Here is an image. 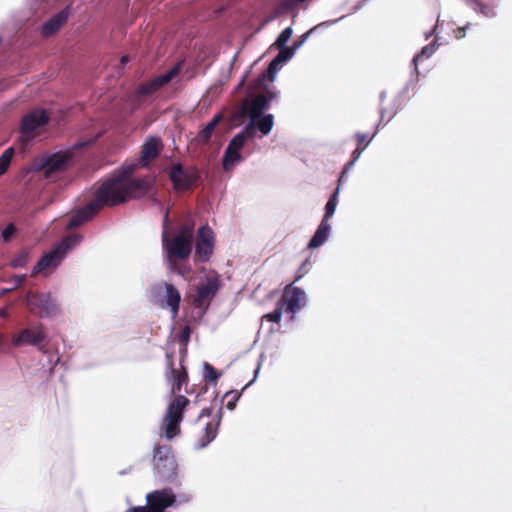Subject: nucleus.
Instances as JSON below:
<instances>
[{
    "label": "nucleus",
    "instance_id": "obj_1",
    "mask_svg": "<svg viewBox=\"0 0 512 512\" xmlns=\"http://www.w3.org/2000/svg\"><path fill=\"white\" fill-rule=\"evenodd\" d=\"M161 245L169 273L186 279L192 272L187 260L193 250V226L184 225L173 236L163 228Z\"/></svg>",
    "mask_w": 512,
    "mask_h": 512
},
{
    "label": "nucleus",
    "instance_id": "obj_2",
    "mask_svg": "<svg viewBox=\"0 0 512 512\" xmlns=\"http://www.w3.org/2000/svg\"><path fill=\"white\" fill-rule=\"evenodd\" d=\"M84 237L79 233H71L64 236L50 250L44 252L31 270L32 275L42 273L45 270L55 271L60 267L67 255L82 241Z\"/></svg>",
    "mask_w": 512,
    "mask_h": 512
},
{
    "label": "nucleus",
    "instance_id": "obj_3",
    "mask_svg": "<svg viewBox=\"0 0 512 512\" xmlns=\"http://www.w3.org/2000/svg\"><path fill=\"white\" fill-rule=\"evenodd\" d=\"M152 471L157 481L179 484L178 462L169 445H155L153 448Z\"/></svg>",
    "mask_w": 512,
    "mask_h": 512
},
{
    "label": "nucleus",
    "instance_id": "obj_4",
    "mask_svg": "<svg viewBox=\"0 0 512 512\" xmlns=\"http://www.w3.org/2000/svg\"><path fill=\"white\" fill-rule=\"evenodd\" d=\"M93 143V140L77 141L71 145V151L55 152L46 156L34 158L30 163V171H43L46 177L61 171L73 160V151L79 150Z\"/></svg>",
    "mask_w": 512,
    "mask_h": 512
},
{
    "label": "nucleus",
    "instance_id": "obj_5",
    "mask_svg": "<svg viewBox=\"0 0 512 512\" xmlns=\"http://www.w3.org/2000/svg\"><path fill=\"white\" fill-rule=\"evenodd\" d=\"M91 200L101 211L104 207L113 208L125 204L127 197H125L120 180L109 176L100 181Z\"/></svg>",
    "mask_w": 512,
    "mask_h": 512
},
{
    "label": "nucleus",
    "instance_id": "obj_6",
    "mask_svg": "<svg viewBox=\"0 0 512 512\" xmlns=\"http://www.w3.org/2000/svg\"><path fill=\"white\" fill-rule=\"evenodd\" d=\"M148 299L162 309H168L172 319L176 318L181 303V293L178 288L165 281L152 285L148 292Z\"/></svg>",
    "mask_w": 512,
    "mask_h": 512
},
{
    "label": "nucleus",
    "instance_id": "obj_7",
    "mask_svg": "<svg viewBox=\"0 0 512 512\" xmlns=\"http://www.w3.org/2000/svg\"><path fill=\"white\" fill-rule=\"evenodd\" d=\"M168 178L176 192L193 190L200 181V172L194 167L185 168L181 162L173 163L167 169Z\"/></svg>",
    "mask_w": 512,
    "mask_h": 512
},
{
    "label": "nucleus",
    "instance_id": "obj_8",
    "mask_svg": "<svg viewBox=\"0 0 512 512\" xmlns=\"http://www.w3.org/2000/svg\"><path fill=\"white\" fill-rule=\"evenodd\" d=\"M13 347H22L25 345L34 346L42 354H47V345L49 337L44 332L43 325L38 324L35 328L26 327L20 329L11 339Z\"/></svg>",
    "mask_w": 512,
    "mask_h": 512
},
{
    "label": "nucleus",
    "instance_id": "obj_9",
    "mask_svg": "<svg viewBox=\"0 0 512 512\" xmlns=\"http://www.w3.org/2000/svg\"><path fill=\"white\" fill-rule=\"evenodd\" d=\"M50 116L45 109H34L26 113L20 122V139L30 142L38 129L49 124Z\"/></svg>",
    "mask_w": 512,
    "mask_h": 512
},
{
    "label": "nucleus",
    "instance_id": "obj_10",
    "mask_svg": "<svg viewBox=\"0 0 512 512\" xmlns=\"http://www.w3.org/2000/svg\"><path fill=\"white\" fill-rule=\"evenodd\" d=\"M22 302L27 306L38 308L42 318L53 317L60 312V305L50 292H27Z\"/></svg>",
    "mask_w": 512,
    "mask_h": 512
},
{
    "label": "nucleus",
    "instance_id": "obj_11",
    "mask_svg": "<svg viewBox=\"0 0 512 512\" xmlns=\"http://www.w3.org/2000/svg\"><path fill=\"white\" fill-rule=\"evenodd\" d=\"M220 288L221 282L218 277L207 279L204 284L197 288L193 299V306L200 311V318L206 314L209 302L217 295Z\"/></svg>",
    "mask_w": 512,
    "mask_h": 512
},
{
    "label": "nucleus",
    "instance_id": "obj_12",
    "mask_svg": "<svg viewBox=\"0 0 512 512\" xmlns=\"http://www.w3.org/2000/svg\"><path fill=\"white\" fill-rule=\"evenodd\" d=\"M215 247L214 232L208 225H202L198 228L195 237V256L204 263L209 261Z\"/></svg>",
    "mask_w": 512,
    "mask_h": 512
},
{
    "label": "nucleus",
    "instance_id": "obj_13",
    "mask_svg": "<svg viewBox=\"0 0 512 512\" xmlns=\"http://www.w3.org/2000/svg\"><path fill=\"white\" fill-rule=\"evenodd\" d=\"M164 377L167 384L170 386V396L180 392L182 386L188 383V372L186 367L183 366L182 360L180 361V369L177 370L175 368L172 355L166 353V368Z\"/></svg>",
    "mask_w": 512,
    "mask_h": 512
},
{
    "label": "nucleus",
    "instance_id": "obj_14",
    "mask_svg": "<svg viewBox=\"0 0 512 512\" xmlns=\"http://www.w3.org/2000/svg\"><path fill=\"white\" fill-rule=\"evenodd\" d=\"M278 301H282L283 310L292 314L291 320H294V315L306 305V293L302 288L289 284Z\"/></svg>",
    "mask_w": 512,
    "mask_h": 512
},
{
    "label": "nucleus",
    "instance_id": "obj_15",
    "mask_svg": "<svg viewBox=\"0 0 512 512\" xmlns=\"http://www.w3.org/2000/svg\"><path fill=\"white\" fill-rule=\"evenodd\" d=\"M420 76L409 74L404 87L397 93L391 102V112L386 123H389L406 105L411 96H407L412 92V96L416 93Z\"/></svg>",
    "mask_w": 512,
    "mask_h": 512
},
{
    "label": "nucleus",
    "instance_id": "obj_16",
    "mask_svg": "<svg viewBox=\"0 0 512 512\" xmlns=\"http://www.w3.org/2000/svg\"><path fill=\"white\" fill-rule=\"evenodd\" d=\"M100 212L101 211L96 206V204L92 200H90L88 203L77 208L74 211L65 227L67 230H72L81 227L91 222L96 216L99 215Z\"/></svg>",
    "mask_w": 512,
    "mask_h": 512
},
{
    "label": "nucleus",
    "instance_id": "obj_17",
    "mask_svg": "<svg viewBox=\"0 0 512 512\" xmlns=\"http://www.w3.org/2000/svg\"><path fill=\"white\" fill-rule=\"evenodd\" d=\"M72 11V4H68L60 11L52 15L41 26L42 36L45 38H49L56 34L67 22L69 16L72 14Z\"/></svg>",
    "mask_w": 512,
    "mask_h": 512
},
{
    "label": "nucleus",
    "instance_id": "obj_18",
    "mask_svg": "<svg viewBox=\"0 0 512 512\" xmlns=\"http://www.w3.org/2000/svg\"><path fill=\"white\" fill-rule=\"evenodd\" d=\"M125 197L129 199H141L152 188V181L147 177L131 178L122 184Z\"/></svg>",
    "mask_w": 512,
    "mask_h": 512
},
{
    "label": "nucleus",
    "instance_id": "obj_19",
    "mask_svg": "<svg viewBox=\"0 0 512 512\" xmlns=\"http://www.w3.org/2000/svg\"><path fill=\"white\" fill-rule=\"evenodd\" d=\"M274 116L271 113H250L245 124L248 130L259 131L262 136H267L273 129Z\"/></svg>",
    "mask_w": 512,
    "mask_h": 512
},
{
    "label": "nucleus",
    "instance_id": "obj_20",
    "mask_svg": "<svg viewBox=\"0 0 512 512\" xmlns=\"http://www.w3.org/2000/svg\"><path fill=\"white\" fill-rule=\"evenodd\" d=\"M190 400L184 395H177L175 399L171 400L166 408L164 419L166 422H181L184 416L186 407L189 405Z\"/></svg>",
    "mask_w": 512,
    "mask_h": 512
},
{
    "label": "nucleus",
    "instance_id": "obj_21",
    "mask_svg": "<svg viewBox=\"0 0 512 512\" xmlns=\"http://www.w3.org/2000/svg\"><path fill=\"white\" fill-rule=\"evenodd\" d=\"M465 5L471 8L477 14L486 17L493 18L496 16L495 7L498 0H462Z\"/></svg>",
    "mask_w": 512,
    "mask_h": 512
},
{
    "label": "nucleus",
    "instance_id": "obj_22",
    "mask_svg": "<svg viewBox=\"0 0 512 512\" xmlns=\"http://www.w3.org/2000/svg\"><path fill=\"white\" fill-rule=\"evenodd\" d=\"M332 230V226L330 222L320 221L318 227L316 228L314 234L310 238L307 248L308 249H317L323 246L328 238L330 237Z\"/></svg>",
    "mask_w": 512,
    "mask_h": 512
},
{
    "label": "nucleus",
    "instance_id": "obj_23",
    "mask_svg": "<svg viewBox=\"0 0 512 512\" xmlns=\"http://www.w3.org/2000/svg\"><path fill=\"white\" fill-rule=\"evenodd\" d=\"M160 141L158 138L150 136L143 144L140 155V166L147 167L148 160L157 158L160 153Z\"/></svg>",
    "mask_w": 512,
    "mask_h": 512
},
{
    "label": "nucleus",
    "instance_id": "obj_24",
    "mask_svg": "<svg viewBox=\"0 0 512 512\" xmlns=\"http://www.w3.org/2000/svg\"><path fill=\"white\" fill-rule=\"evenodd\" d=\"M218 432L219 429L212 426L210 423H207L202 429L200 436L195 441L194 449L198 451L208 447L209 444L216 439Z\"/></svg>",
    "mask_w": 512,
    "mask_h": 512
},
{
    "label": "nucleus",
    "instance_id": "obj_25",
    "mask_svg": "<svg viewBox=\"0 0 512 512\" xmlns=\"http://www.w3.org/2000/svg\"><path fill=\"white\" fill-rule=\"evenodd\" d=\"M255 137V133L247 129V127H243V129L234 135L229 141L226 148H230L232 151L240 152L244 147L245 143L248 140H251Z\"/></svg>",
    "mask_w": 512,
    "mask_h": 512
},
{
    "label": "nucleus",
    "instance_id": "obj_26",
    "mask_svg": "<svg viewBox=\"0 0 512 512\" xmlns=\"http://www.w3.org/2000/svg\"><path fill=\"white\" fill-rule=\"evenodd\" d=\"M283 66L284 65L280 62V59H277L274 56L273 59L269 62L266 70L258 75L256 82H274L277 73L283 68Z\"/></svg>",
    "mask_w": 512,
    "mask_h": 512
},
{
    "label": "nucleus",
    "instance_id": "obj_27",
    "mask_svg": "<svg viewBox=\"0 0 512 512\" xmlns=\"http://www.w3.org/2000/svg\"><path fill=\"white\" fill-rule=\"evenodd\" d=\"M221 120H222V114L221 113L215 114L213 116V118L209 122H207L203 126V128L200 130V132L198 134L199 140L203 143L209 142L213 135L215 128L217 127V125L219 124V122Z\"/></svg>",
    "mask_w": 512,
    "mask_h": 512
},
{
    "label": "nucleus",
    "instance_id": "obj_28",
    "mask_svg": "<svg viewBox=\"0 0 512 512\" xmlns=\"http://www.w3.org/2000/svg\"><path fill=\"white\" fill-rule=\"evenodd\" d=\"M243 161L241 152L232 151L230 148H225L222 157V167L224 171H229L235 164Z\"/></svg>",
    "mask_w": 512,
    "mask_h": 512
},
{
    "label": "nucleus",
    "instance_id": "obj_29",
    "mask_svg": "<svg viewBox=\"0 0 512 512\" xmlns=\"http://www.w3.org/2000/svg\"><path fill=\"white\" fill-rule=\"evenodd\" d=\"M222 372L217 370L212 364L204 362L202 366V377L210 385L216 386Z\"/></svg>",
    "mask_w": 512,
    "mask_h": 512
},
{
    "label": "nucleus",
    "instance_id": "obj_30",
    "mask_svg": "<svg viewBox=\"0 0 512 512\" xmlns=\"http://www.w3.org/2000/svg\"><path fill=\"white\" fill-rule=\"evenodd\" d=\"M177 73H178V66H175L174 68L170 69L169 71L165 72L164 74H161V75L156 76L153 79H151V84L155 87V89L157 91L160 88L170 84L172 79L176 76Z\"/></svg>",
    "mask_w": 512,
    "mask_h": 512
},
{
    "label": "nucleus",
    "instance_id": "obj_31",
    "mask_svg": "<svg viewBox=\"0 0 512 512\" xmlns=\"http://www.w3.org/2000/svg\"><path fill=\"white\" fill-rule=\"evenodd\" d=\"M386 97H387V91L386 90H383V91H381L379 93V106H378L379 121L375 125L374 132L371 135V139H373L378 134V132L380 130V126L382 125V123L384 121V116L387 113L390 114V112H391V107L390 108H386L383 105L384 101L386 100Z\"/></svg>",
    "mask_w": 512,
    "mask_h": 512
},
{
    "label": "nucleus",
    "instance_id": "obj_32",
    "mask_svg": "<svg viewBox=\"0 0 512 512\" xmlns=\"http://www.w3.org/2000/svg\"><path fill=\"white\" fill-rule=\"evenodd\" d=\"M339 194L340 193H338V191H333V193L330 195V197L324 207V214L321 219L322 221L326 220L327 222H330V219L335 214V211H336V208L338 205Z\"/></svg>",
    "mask_w": 512,
    "mask_h": 512
},
{
    "label": "nucleus",
    "instance_id": "obj_33",
    "mask_svg": "<svg viewBox=\"0 0 512 512\" xmlns=\"http://www.w3.org/2000/svg\"><path fill=\"white\" fill-rule=\"evenodd\" d=\"M271 102L264 94L257 95L251 102L250 113H266L270 108Z\"/></svg>",
    "mask_w": 512,
    "mask_h": 512
},
{
    "label": "nucleus",
    "instance_id": "obj_34",
    "mask_svg": "<svg viewBox=\"0 0 512 512\" xmlns=\"http://www.w3.org/2000/svg\"><path fill=\"white\" fill-rule=\"evenodd\" d=\"M245 390L246 389H244V387L241 390H229L222 396L220 402L223 403L224 399L229 398V400L225 404V407L227 410L233 411L236 408L237 402L239 401Z\"/></svg>",
    "mask_w": 512,
    "mask_h": 512
},
{
    "label": "nucleus",
    "instance_id": "obj_35",
    "mask_svg": "<svg viewBox=\"0 0 512 512\" xmlns=\"http://www.w3.org/2000/svg\"><path fill=\"white\" fill-rule=\"evenodd\" d=\"M14 155L15 149L13 147L6 148L0 155V177L8 170Z\"/></svg>",
    "mask_w": 512,
    "mask_h": 512
},
{
    "label": "nucleus",
    "instance_id": "obj_36",
    "mask_svg": "<svg viewBox=\"0 0 512 512\" xmlns=\"http://www.w3.org/2000/svg\"><path fill=\"white\" fill-rule=\"evenodd\" d=\"M138 166H140V164L136 163L124 165L118 172L112 174L111 176L113 178H118L120 180V184H123L130 179L129 176L137 169Z\"/></svg>",
    "mask_w": 512,
    "mask_h": 512
},
{
    "label": "nucleus",
    "instance_id": "obj_37",
    "mask_svg": "<svg viewBox=\"0 0 512 512\" xmlns=\"http://www.w3.org/2000/svg\"><path fill=\"white\" fill-rule=\"evenodd\" d=\"M30 253L27 249L20 250L10 261L12 268H23L29 261Z\"/></svg>",
    "mask_w": 512,
    "mask_h": 512
},
{
    "label": "nucleus",
    "instance_id": "obj_38",
    "mask_svg": "<svg viewBox=\"0 0 512 512\" xmlns=\"http://www.w3.org/2000/svg\"><path fill=\"white\" fill-rule=\"evenodd\" d=\"M355 139L357 140V147L354 149L352 153L359 152V157L364 152L369 143L373 140L371 136L369 137L368 133L356 132L354 134Z\"/></svg>",
    "mask_w": 512,
    "mask_h": 512
},
{
    "label": "nucleus",
    "instance_id": "obj_39",
    "mask_svg": "<svg viewBox=\"0 0 512 512\" xmlns=\"http://www.w3.org/2000/svg\"><path fill=\"white\" fill-rule=\"evenodd\" d=\"M278 51L276 54V58L280 59V62L285 65L288 61H290L294 55L296 54L295 49L291 46L284 47H275Z\"/></svg>",
    "mask_w": 512,
    "mask_h": 512
},
{
    "label": "nucleus",
    "instance_id": "obj_40",
    "mask_svg": "<svg viewBox=\"0 0 512 512\" xmlns=\"http://www.w3.org/2000/svg\"><path fill=\"white\" fill-rule=\"evenodd\" d=\"M293 35V28L292 26H288L286 28H284L280 34L277 36V38L275 39L274 43H273V47H284V46H288L287 43L288 41L291 39Z\"/></svg>",
    "mask_w": 512,
    "mask_h": 512
},
{
    "label": "nucleus",
    "instance_id": "obj_41",
    "mask_svg": "<svg viewBox=\"0 0 512 512\" xmlns=\"http://www.w3.org/2000/svg\"><path fill=\"white\" fill-rule=\"evenodd\" d=\"M283 310L282 301H277L275 309L272 312H269L262 316V319H265L272 323H280L282 319Z\"/></svg>",
    "mask_w": 512,
    "mask_h": 512
},
{
    "label": "nucleus",
    "instance_id": "obj_42",
    "mask_svg": "<svg viewBox=\"0 0 512 512\" xmlns=\"http://www.w3.org/2000/svg\"><path fill=\"white\" fill-rule=\"evenodd\" d=\"M191 327L189 325H185L182 327L177 335L178 341L183 346L182 353L185 354L187 351V345L191 338Z\"/></svg>",
    "mask_w": 512,
    "mask_h": 512
},
{
    "label": "nucleus",
    "instance_id": "obj_43",
    "mask_svg": "<svg viewBox=\"0 0 512 512\" xmlns=\"http://www.w3.org/2000/svg\"><path fill=\"white\" fill-rule=\"evenodd\" d=\"M156 91L155 87L151 84V80L140 84L135 90V97L139 100L142 97L149 96Z\"/></svg>",
    "mask_w": 512,
    "mask_h": 512
},
{
    "label": "nucleus",
    "instance_id": "obj_44",
    "mask_svg": "<svg viewBox=\"0 0 512 512\" xmlns=\"http://www.w3.org/2000/svg\"><path fill=\"white\" fill-rule=\"evenodd\" d=\"M180 423L181 422H167L164 429V437L167 440H172L174 437L180 434Z\"/></svg>",
    "mask_w": 512,
    "mask_h": 512
},
{
    "label": "nucleus",
    "instance_id": "obj_45",
    "mask_svg": "<svg viewBox=\"0 0 512 512\" xmlns=\"http://www.w3.org/2000/svg\"><path fill=\"white\" fill-rule=\"evenodd\" d=\"M439 46H440V43H439L438 39H435L431 43L423 46L421 48V50L416 54L420 55V58L425 57L428 59L433 56V54L436 52V50L438 49Z\"/></svg>",
    "mask_w": 512,
    "mask_h": 512
},
{
    "label": "nucleus",
    "instance_id": "obj_46",
    "mask_svg": "<svg viewBox=\"0 0 512 512\" xmlns=\"http://www.w3.org/2000/svg\"><path fill=\"white\" fill-rule=\"evenodd\" d=\"M18 230L14 223H9L1 232L3 242H11L17 236Z\"/></svg>",
    "mask_w": 512,
    "mask_h": 512
},
{
    "label": "nucleus",
    "instance_id": "obj_47",
    "mask_svg": "<svg viewBox=\"0 0 512 512\" xmlns=\"http://www.w3.org/2000/svg\"><path fill=\"white\" fill-rule=\"evenodd\" d=\"M306 0H282L278 5V14L293 10L299 3H303Z\"/></svg>",
    "mask_w": 512,
    "mask_h": 512
},
{
    "label": "nucleus",
    "instance_id": "obj_48",
    "mask_svg": "<svg viewBox=\"0 0 512 512\" xmlns=\"http://www.w3.org/2000/svg\"><path fill=\"white\" fill-rule=\"evenodd\" d=\"M343 18H344V16H342V17H340L338 19H335V20H328V21H323L321 23H318L317 25H315L312 28H310L308 30V33H310V35H313V34H316L318 32H321V31L329 28L330 26L338 23Z\"/></svg>",
    "mask_w": 512,
    "mask_h": 512
},
{
    "label": "nucleus",
    "instance_id": "obj_49",
    "mask_svg": "<svg viewBox=\"0 0 512 512\" xmlns=\"http://www.w3.org/2000/svg\"><path fill=\"white\" fill-rule=\"evenodd\" d=\"M259 86L262 87V89L264 90V95L265 97H267L269 99L270 102H272L274 99H276L278 97V91L275 89V88H271L268 84H267V81L265 82H256Z\"/></svg>",
    "mask_w": 512,
    "mask_h": 512
},
{
    "label": "nucleus",
    "instance_id": "obj_50",
    "mask_svg": "<svg viewBox=\"0 0 512 512\" xmlns=\"http://www.w3.org/2000/svg\"><path fill=\"white\" fill-rule=\"evenodd\" d=\"M154 206H157L161 211H163L164 215H163V228H168V225H169V213H170V209L169 207H166L162 201H160L158 199V204H153Z\"/></svg>",
    "mask_w": 512,
    "mask_h": 512
},
{
    "label": "nucleus",
    "instance_id": "obj_51",
    "mask_svg": "<svg viewBox=\"0 0 512 512\" xmlns=\"http://www.w3.org/2000/svg\"><path fill=\"white\" fill-rule=\"evenodd\" d=\"M310 36V33L306 31L293 42L292 47L295 49L296 52L306 43Z\"/></svg>",
    "mask_w": 512,
    "mask_h": 512
},
{
    "label": "nucleus",
    "instance_id": "obj_52",
    "mask_svg": "<svg viewBox=\"0 0 512 512\" xmlns=\"http://www.w3.org/2000/svg\"><path fill=\"white\" fill-rule=\"evenodd\" d=\"M222 419H223V403H222V402H220V407H219V409L217 410V412H216V414H215V416H214L213 420H212V421H210L209 423H210L212 426H214V427H216L217 429H219Z\"/></svg>",
    "mask_w": 512,
    "mask_h": 512
},
{
    "label": "nucleus",
    "instance_id": "obj_53",
    "mask_svg": "<svg viewBox=\"0 0 512 512\" xmlns=\"http://www.w3.org/2000/svg\"><path fill=\"white\" fill-rule=\"evenodd\" d=\"M420 59H421L420 55L415 54L413 56V58L410 61V68H411L410 74L420 76V71L418 68Z\"/></svg>",
    "mask_w": 512,
    "mask_h": 512
},
{
    "label": "nucleus",
    "instance_id": "obj_54",
    "mask_svg": "<svg viewBox=\"0 0 512 512\" xmlns=\"http://www.w3.org/2000/svg\"><path fill=\"white\" fill-rule=\"evenodd\" d=\"M358 159H359V152L357 151V153H352L351 159L344 165L342 170L349 173L353 169V167H354L355 163L358 161Z\"/></svg>",
    "mask_w": 512,
    "mask_h": 512
},
{
    "label": "nucleus",
    "instance_id": "obj_55",
    "mask_svg": "<svg viewBox=\"0 0 512 512\" xmlns=\"http://www.w3.org/2000/svg\"><path fill=\"white\" fill-rule=\"evenodd\" d=\"M147 199L151 204H158V190L154 186V183L152 182V188L150 191L146 194Z\"/></svg>",
    "mask_w": 512,
    "mask_h": 512
},
{
    "label": "nucleus",
    "instance_id": "obj_56",
    "mask_svg": "<svg viewBox=\"0 0 512 512\" xmlns=\"http://www.w3.org/2000/svg\"><path fill=\"white\" fill-rule=\"evenodd\" d=\"M349 173L346 171H341L338 180H337V186L334 191H338L340 193L342 185L348 180Z\"/></svg>",
    "mask_w": 512,
    "mask_h": 512
},
{
    "label": "nucleus",
    "instance_id": "obj_57",
    "mask_svg": "<svg viewBox=\"0 0 512 512\" xmlns=\"http://www.w3.org/2000/svg\"><path fill=\"white\" fill-rule=\"evenodd\" d=\"M470 23H467L466 25L462 27H458L456 30H454V35L456 39H462L466 35V30L470 27Z\"/></svg>",
    "mask_w": 512,
    "mask_h": 512
},
{
    "label": "nucleus",
    "instance_id": "obj_58",
    "mask_svg": "<svg viewBox=\"0 0 512 512\" xmlns=\"http://www.w3.org/2000/svg\"><path fill=\"white\" fill-rule=\"evenodd\" d=\"M26 280V274L16 275L13 277V288L17 289L18 287L22 286L23 283Z\"/></svg>",
    "mask_w": 512,
    "mask_h": 512
},
{
    "label": "nucleus",
    "instance_id": "obj_59",
    "mask_svg": "<svg viewBox=\"0 0 512 512\" xmlns=\"http://www.w3.org/2000/svg\"><path fill=\"white\" fill-rule=\"evenodd\" d=\"M213 413V407H204L201 409L198 417H197V421H199L201 418H206V417H210Z\"/></svg>",
    "mask_w": 512,
    "mask_h": 512
},
{
    "label": "nucleus",
    "instance_id": "obj_60",
    "mask_svg": "<svg viewBox=\"0 0 512 512\" xmlns=\"http://www.w3.org/2000/svg\"><path fill=\"white\" fill-rule=\"evenodd\" d=\"M261 363L259 362L256 369L254 370L253 378L244 386V389H247L249 386H251L257 379L259 371H260Z\"/></svg>",
    "mask_w": 512,
    "mask_h": 512
},
{
    "label": "nucleus",
    "instance_id": "obj_61",
    "mask_svg": "<svg viewBox=\"0 0 512 512\" xmlns=\"http://www.w3.org/2000/svg\"><path fill=\"white\" fill-rule=\"evenodd\" d=\"M437 27H438V26H437V25H435L431 30L424 32V37H425V39H426V40H428V39H429V38H431L432 36H434V35H437V34H438V32H437Z\"/></svg>",
    "mask_w": 512,
    "mask_h": 512
},
{
    "label": "nucleus",
    "instance_id": "obj_62",
    "mask_svg": "<svg viewBox=\"0 0 512 512\" xmlns=\"http://www.w3.org/2000/svg\"><path fill=\"white\" fill-rule=\"evenodd\" d=\"M177 499H179L180 503H185L191 501L192 496L189 494H181L179 497H177Z\"/></svg>",
    "mask_w": 512,
    "mask_h": 512
},
{
    "label": "nucleus",
    "instance_id": "obj_63",
    "mask_svg": "<svg viewBox=\"0 0 512 512\" xmlns=\"http://www.w3.org/2000/svg\"><path fill=\"white\" fill-rule=\"evenodd\" d=\"M248 74H249V70H247L244 75L241 77L239 83H238V86H237V89H241L242 86L245 85V82H246V79L248 77Z\"/></svg>",
    "mask_w": 512,
    "mask_h": 512
},
{
    "label": "nucleus",
    "instance_id": "obj_64",
    "mask_svg": "<svg viewBox=\"0 0 512 512\" xmlns=\"http://www.w3.org/2000/svg\"><path fill=\"white\" fill-rule=\"evenodd\" d=\"M369 0H361L359 3H357L353 8H352V12H357L358 10H360L366 2H368Z\"/></svg>",
    "mask_w": 512,
    "mask_h": 512
}]
</instances>
